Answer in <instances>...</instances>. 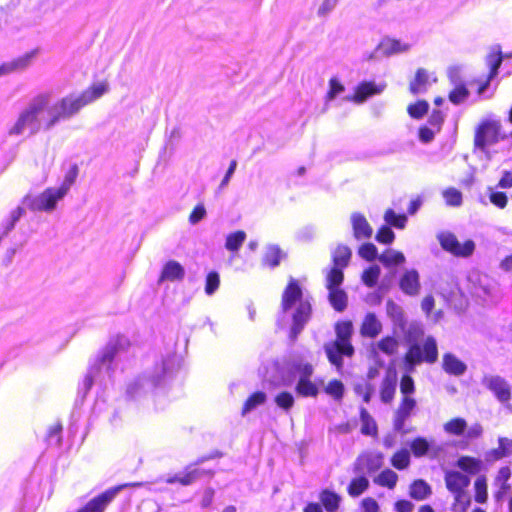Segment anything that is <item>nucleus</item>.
I'll return each mask as SVG.
<instances>
[{
	"label": "nucleus",
	"mask_w": 512,
	"mask_h": 512,
	"mask_svg": "<svg viewBox=\"0 0 512 512\" xmlns=\"http://www.w3.org/2000/svg\"><path fill=\"white\" fill-rule=\"evenodd\" d=\"M106 82H98L80 95H69L51 104L52 95L44 92L33 97L27 107L19 114L17 121L9 129V135L37 133L41 128L51 129L60 120L69 119L80 109L99 99L108 91Z\"/></svg>",
	"instance_id": "f257e3e1"
},
{
	"label": "nucleus",
	"mask_w": 512,
	"mask_h": 512,
	"mask_svg": "<svg viewBox=\"0 0 512 512\" xmlns=\"http://www.w3.org/2000/svg\"><path fill=\"white\" fill-rule=\"evenodd\" d=\"M129 342L125 336H117L109 342L90 361L88 371L79 384L78 395L84 398L93 386L105 389L113 382L120 367Z\"/></svg>",
	"instance_id": "f03ea898"
},
{
	"label": "nucleus",
	"mask_w": 512,
	"mask_h": 512,
	"mask_svg": "<svg viewBox=\"0 0 512 512\" xmlns=\"http://www.w3.org/2000/svg\"><path fill=\"white\" fill-rule=\"evenodd\" d=\"M181 366V358L176 354H168L157 361L150 369L134 377L128 382L126 395L139 400L154 390L164 387Z\"/></svg>",
	"instance_id": "7ed1b4c3"
},
{
	"label": "nucleus",
	"mask_w": 512,
	"mask_h": 512,
	"mask_svg": "<svg viewBox=\"0 0 512 512\" xmlns=\"http://www.w3.org/2000/svg\"><path fill=\"white\" fill-rule=\"evenodd\" d=\"M312 307L303 297L302 289L294 278H290L282 294L281 309L277 318L280 327L291 325L290 338L295 340L311 318Z\"/></svg>",
	"instance_id": "20e7f679"
},
{
	"label": "nucleus",
	"mask_w": 512,
	"mask_h": 512,
	"mask_svg": "<svg viewBox=\"0 0 512 512\" xmlns=\"http://www.w3.org/2000/svg\"><path fill=\"white\" fill-rule=\"evenodd\" d=\"M404 333L406 343L409 345L408 351L404 356V369L408 373H414L416 367L423 362L435 363L438 358L437 342L434 337L428 336L423 346L419 344V341L424 336V330L420 323L412 322L404 329H401Z\"/></svg>",
	"instance_id": "39448f33"
},
{
	"label": "nucleus",
	"mask_w": 512,
	"mask_h": 512,
	"mask_svg": "<svg viewBox=\"0 0 512 512\" xmlns=\"http://www.w3.org/2000/svg\"><path fill=\"white\" fill-rule=\"evenodd\" d=\"M77 173V168L73 167L66 173L64 180L59 187L47 188L41 194L36 196H26L23 200V206L32 211L53 210L56 206V203L67 194L75 182Z\"/></svg>",
	"instance_id": "423d86ee"
},
{
	"label": "nucleus",
	"mask_w": 512,
	"mask_h": 512,
	"mask_svg": "<svg viewBox=\"0 0 512 512\" xmlns=\"http://www.w3.org/2000/svg\"><path fill=\"white\" fill-rule=\"evenodd\" d=\"M353 327L350 321L338 322L335 326L336 340L327 342L324 350L329 362L338 371L343 367L344 356L351 357L354 354V347L351 344Z\"/></svg>",
	"instance_id": "0eeeda50"
},
{
	"label": "nucleus",
	"mask_w": 512,
	"mask_h": 512,
	"mask_svg": "<svg viewBox=\"0 0 512 512\" xmlns=\"http://www.w3.org/2000/svg\"><path fill=\"white\" fill-rule=\"evenodd\" d=\"M142 483H125L110 487L99 495L90 499L77 512H105L106 508L114 501L117 495L127 487H140Z\"/></svg>",
	"instance_id": "6e6552de"
},
{
	"label": "nucleus",
	"mask_w": 512,
	"mask_h": 512,
	"mask_svg": "<svg viewBox=\"0 0 512 512\" xmlns=\"http://www.w3.org/2000/svg\"><path fill=\"white\" fill-rule=\"evenodd\" d=\"M501 124L497 120L486 119L482 121L476 129L474 145L482 152H487V148L499 141Z\"/></svg>",
	"instance_id": "1a4fd4ad"
},
{
	"label": "nucleus",
	"mask_w": 512,
	"mask_h": 512,
	"mask_svg": "<svg viewBox=\"0 0 512 512\" xmlns=\"http://www.w3.org/2000/svg\"><path fill=\"white\" fill-rule=\"evenodd\" d=\"M437 240L443 250L456 257H469L475 250V243L472 240H466L461 244L457 237L449 231H441L437 234Z\"/></svg>",
	"instance_id": "9d476101"
},
{
	"label": "nucleus",
	"mask_w": 512,
	"mask_h": 512,
	"mask_svg": "<svg viewBox=\"0 0 512 512\" xmlns=\"http://www.w3.org/2000/svg\"><path fill=\"white\" fill-rule=\"evenodd\" d=\"M472 294L485 303H492L497 300V283L488 275H472Z\"/></svg>",
	"instance_id": "9b49d317"
},
{
	"label": "nucleus",
	"mask_w": 512,
	"mask_h": 512,
	"mask_svg": "<svg viewBox=\"0 0 512 512\" xmlns=\"http://www.w3.org/2000/svg\"><path fill=\"white\" fill-rule=\"evenodd\" d=\"M383 465V454L380 452H368L357 457L353 464L354 474H372Z\"/></svg>",
	"instance_id": "f8f14e48"
},
{
	"label": "nucleus",
	"mask_w": 512,
	"mask_h": 512,
	"mask_svg": "<svg viewBox=\"0 0 512 512\" xmlns=\"http://www.w3.org/2000/svg\"><path fill=\"white\" fill-rule=\"evenodd\" d=\"M444 481L447 490L459 500L461 493L466 492V489L470 485V478L460 471L446 470L444 475Z\"/></svg>",
	"instance_id": "ddd939ff"
},
{
	"label": "nucleus",
	"mask_w": 512,
	"mask_h": 512,
	"mask_svg": "<svg viewBox=\"0 0 512 512\" xmlns=\"http://www.w3.org/2000/svg\"><path fill=\"white\" fill-rule=\"evenodd\" d=\"M350 224L352 228L353 237L357 241L368 240L372 237L373 228L364 214L360 212H353L350 215Z\"/></svg>",
	"instance_id": "4468645a"
},
{
	"label": "nucleus",
	"mask_w": 512,
	"mask_h": 512,
	"mask_svg": "<svg viewBox=\"0 0 512 512\" xmlns=\"http://www.w3.org/2000/svg\"><path fill=\"white\" fill-rule=\"evenodd\" d=\"M491 390L500 402H508L511 396L508 382L497 375H486L482 381Z\"/></svg>",
	"instance_id": "2eb2a0df"
},
{
	"label": "nucleus",
	"mask_w": 512,
	"mask_h": 512,
	"mask_svg": "<svg viewBox=\"0 0 512 512\" xmlns=\"http://www.w3.org/2000/svg\"><path fill=\"white\" fill-rule=\"evenodd\" d=\"M416 407L415 399L410 396L403 397L398 409L394 415V430L399 433H406L404 430L406 420L411 416L412 411Z\"/></svg>",
	"instance_id": "dca6fc26"
},
{
	"label": "nucleus",
	"mask_w": 512,
	"mask_h": 512,
	"mask_svg": "<svg viewBox=\"0 0 512 512\" xmlns=\"http://www.w3.org/2000/svg\"><path fill=\"white\" fill-rule=\"evenodd\" d=\"M386 85L383 83L376 84L374 82H362L356 89L352 96H347V101H352L357 104L365 102L369 97L382 93Z\"/></svg>",
	"instance_id": "f3484780"
},
{
	"label": "nucleus",
	"mask_w": 512,
	"mask_h": 512,
	"mask_svg": "<svg viewBox=\"0 0 512 512\" xmlns=\"http://www.w3.org/2000/svg\"><path fill=\"white\" fill-rule=\"evenodd\" d=\"M401 291L409 296H416L420 291V276L417 270H406L399 280Z\"/></svg>",
	"instance_id": "a211bd4d"
},
{
	"label": "nucleus",
	"mask_w": 512,
	"mask_h": 512,
	"mask_svg": "<svg viewBox=\"0 0 512 512\" xmlns=\"http://www.w3.org/2000/svg\"><path fill=\"white\" fill-rule=\"evenodd\" d=\"M411 47L412 45L408 42L386 37L379 43L377 50L385 56H391L408 52Z\"/></svg>",
	"instance_id": "6ab92c4d"
},
{
	"label": "nucleus",
	"mask_w": 512,
	"mask_h": 512,
	"mask_svg": "<svg viewBox=\"0 0 512 512\" xmlns=\"http://www.w3.org/2000/svg\"><path fill=\"white\" fill-rule=\"evenodd\" d=\"M397 387V373L394 369H388L380 386V398L383 403H390L395 395Z\"/></svg>",
	"instance_id": "aec40b11"
},
{
	"label": "nucleus",
	"mask_w": 512,
	"mask_h": 512,
	"mask_svg": "<svg viewBox=\"0 0 512 512\" xmlns=\"http://www.w3.org/2000/svg\"><path fill=\"white\" fill-rule=\"evenodd\" d=\"M442 368L449 375L462 376L467 370V365L454 354L445 353L443 355Z\"/></svg>",
	"instance_id": "412c9836"
},
{
	"label": "nucleus",
	"mask_w": 512,
	"mask_h": 512,
	"mask_svg": "<svg viewBox=\"0 0 512 512\" xmlns=\"http://www.w3.org/2000/svg\"><path fill=\"white\" fill-rule=\"evenodd\" d=\"M436 78H432L427 70L420 68L417 70L415 78L410 83V92L414 95L425 93L431 82H435Z\"/></svg>",
	"instance_id": "4be33fe9"
},
{
	"label": "nucleus",
	"mask_w": 512,
	"mask_h": 512,
	"mask_svg": "<svg viewBox=\"0 0 512 512\" xmlns=\"http://www.w3.org/2000/svg\"><path fill=\"white\" fill-rule=\"evenodd\" d=\"M184 276L185 270L183 266L177 261L170 260L164 265L159 281H180Z\"/></svg>",
	"instance_id": "5701e85b"
},
{
	"label": "nucleus",
	"mask_w": 512,
	"mask_h": 512,
	"mask_svg": "<svg viewBox=\"0 0 512 512\" xmlns=\"http://www.w3.org/2000/svg\"><path fill=\"white\" fill-rule=\"evenodd\" d=\"M382 331V323L374 313H368L361 325V335L363 337L375 338Z\"/></svg>",
	"instance_id": "b1692460"
},
{
	"label": "nucleus",
	"mask_w": 512,
	"mask_h": 512,
	"mask_svg": "<svg viewBox=\"0 0 512 512\" xmlns=\"http://www.w3.org/2000/svg\"><path fill=\"white\" fill-rule=\"evenodd\" d=\"M456 466L470 475H476L484 469L483 461L471 456H460L457 459Z\"/></svg>",
	"instance_id": "393cba45"
},
{
	"label": "nucleus",
	"mask_w": 512,
	"mask_h": 512,
	"mask_svg": "<svg viewBox=\"0 0 512 512\" xmlns=\"http://www.w3.org/2000/svg\"><path fill=\"white\" fill-rule=\"evenodd\" d=\"M283 257V251L277 245L271 244L265 248V252L262 257V264L269 268H275L279 266Z\"/></svg>",
	"instance_id": "a878e982"
},
{
	"label": "nucleus",
	"mask_w": 512,
	"mask_h": 512,
	"mask_svg": "<svg viewBox=\"0 0 512 512\" xmlns=\"http://www.w3.org/2000/svg\"><path fill=\"white\" fill-rule=\"evenodd\" d=\"M487 63L490 67V72L487 81L482 84L478 89L479 95H484L485 91L489 87V82L497 75L498 69L502 63L501 52L490 54L487 59Z\"/></svg>",
	"instance_id": "bb28decb"
},
{
	"label": "nucleus",
	"mask_w": 512,
	"mask_h": 512,
	"mask_svg": "<svg viewBox=\"0 0 512 512\" xmlns=\"http://www.w3.org/2000/svg\"><path fill=\"white\" fill-rule=\"evenodd\" d=\"M431 493L432 489L430 485L422 479L415 480L410 485L409 495L417 501L427 499Z\"/></svg>",
	"instance_id": "cd10ccee"
},
{
	"label": "nucleus",
	"mask_w": 512,
	"mask_h": 512,
	"mask_svg": "<svg viewBox=\"0 0 512 512\" xmlns=\"http://www.w3.org/2000/svg\"><path fill=\"white\" fill-rule=\"evenodd\" d=\"M386 311L387 315L390 317L394 325L399 327L400 329H404V326L406 325V320L402 307L395 303L394 301L388 300L386 303Z\"/></svg>",
	"instance_id": "c85d7f7f"
},
{
	"label": "nucleus",
	"mask_w": 512,
	"mask_h": 512,
	"mask_svg": "<svg viewBox=\"0 0 512 512\" xmlns=\"http://www.w3.org/2000/svg\"><path fill=\"white\" fill-rule=\"evenodd\" d=\"M347 487V492L351 497H358L363 494L369 487V480L364 474H355Z\"/></svg>",
	"instance_id": "c756f323"
},
{
	"label": "nucleus",
	"mask_w": 512,
	"mask_h": 512,
	"mask_svg": "<svg viewBox=\"0 0 512 512\" xmlns=\"http://www.w3.org/2000/svg\"><path fill=\"white\" fill-rule=\"evenodd\" d=\"M378 260L385 267L390 268L392 266L403 264L406 258L402 252L394 249H386L381 255H379Z\"/></svg>",
	"instance_id": "7c9ffc66"
},
{
	"label": "nucleus",
	"mask_w": 512,
	"mask_h": 512,
	"mask_svg": "<svg viewBox=\"0 0 512 512\" xmlns=\"http://www.w3.org/2000/svg\"><path fill=\"white\" fill-rule=\"evenodd\" d=\"M266 400V393L262 391L254 392L245 401L241 411L242 416H246L248 413L255 410L257 407L263 405L266 402Z\"/></svg>",
	"instance_id": "2f4dec72"
},
{
	"label": "nucleus",
	"mask_w": 512,
	"mask_h": 512,
	"mask_svg": "<svg viewBox=\"0 0 512 512\" xmlns=\"http://www.w3.org/2000/svg\"><path fill=\"white\" fill-rule=\"evenodd\" d=\"M329 291V302L331 306L338 312L345 310L347 307V294L340 288H331Z\"/></svg>",
	"instance_id": "473e14b6"
},
{
	"label": "nucleus",
	"mask_w": 512,
	"mask_h": 512,
	"mask_svg": "<svg viewBox=\"0 0 512 512\" xmlns=\"http://www.w3.org/2000/svg\"><path fill=\"white\" fill-rule=\"evenodd\" d=\"M319 499L327 512H336L341 501V498L337 493L328 489H325L320 493Z\"/></svg>",
	"instance_id": "72a5a7b5"
},
{
	"label": "nucleus",
	"mask_w": 512,
	"mask_h": 512,
	"mask_svg": "<svg viewBox=\"0 0 512 512\" xmlns=\"http://www.w3.org/2000/svg\"><path fill=\"white\" fill-rule=\"evenodd\" d=\"M361 432L364 435L374 436L377 434V424L366 408H360Z\"/></svg>",
	"instance_id": "f704fd0d"
},
{
	"label": "nucleus",
	"mask_w": 512,
	"mask_h": 512,
	"mask_svg": "<svg viewBox=\"0 0 512 512\" xmlns=\"http://www.w3.org/2000/svg\"><path fill=\"white\" fill-rule=\"evenodd\" d=\"M384 221L390 227L404 229L408 218L405 214H397L393 209L389 208L384 213Z\"/></svg>",
	"instance_id": "c9c22d12"
},
{
	"label": "nucleus",
	"mask_w": 512,
	"mask_h": 512,
	"mask_svg": "<svg viewBox=\"0 0 512 512\" xmlns=\"http://www.w3.org/2000/svg\"><path fill=\"white\" fill-rule=\"evenodd\" d=\"M351 255L352 252L348 246L338 245L332 254L334 266L345 268L350 261Z\"/></svg>",
	"instance_id": "e433bc0d"
},
{
	"label": "nucleus",
	"mask_w": 512,
	"mask_h": 512,
	"mask_svg": "<svg viewBox=\"0 0 512 512\" xmlns=\"http://www.w3.org/2000/svg\"><path fill=\"white\" fill-rule=\"evenodd\" d=\"M511 477V470L508 466L501 467L495 478V485L499 487V491L496 494L497 498H500L502 494L506 493L510 489L508 480Z\"/></svg>",
	"instance_id": "4c0bfd02"
},
{
	"label": "nucleus",
	"mask_w": 512,
	"mask_h": 512,
	"mask_svg": "<svg viewBox=\"0 0 512 512\" xmlns=\"http://www.w3.org/2000/svg\"><path fill=\"white\" fill-rule=\"evenodd\" d=\"M398 481V475L391 469L383 470L377 477L374 478V482L382 487L393 489Z\"/></svg>",
	"instance_id": "58836bf2"
},
{
	"label": "nucleus",
	"mask_w": 512,
	"mask_h": 512,
	"mask_svg": "<svg viewBox=\"0 0 512 512\" xmlns=\"http://www.w3.org/2000/svg\"><path fill=\"white\" fill-rule=\"evenodd\" d=\"M274 402L276 406L284 413H289V411L294 406L295 399L292 393L288 391H282L275 395Z\"/></svg>",
	"instance_id": "ea45409f"
},
{
	"label": "nucleus",
	"mask_w": 512,
	"mask_h": 512,
	"mask_svg": "<svg viewBox=\"0 0 512 512\" xmlns=\"http://www.w3.org/2000/svg\"><path fill=\"white\" fill-rule=\"evenodd\" d=\"M296 392L304 397H315L318 394V388L310 379L300 377L296 385Z\"/></svg>",
	"instance_id": "a19ab883"
},
{
	"label": "nucleus",
	"mask_w": 512,
	"mask_h": 512,
	"mask_svg": "<svg viewBox=\"0 0 512 512\" xmlns=\"http://www.w3.org/2000/svg\"><path fill=\"white\" fill-rule=\"evenodd\" d=\"M467 422L463 418H454L444 424V431L449 435L461 436L465 433Z\"/></svg>",
	"instance_id": "79ce46f5"
},
{
	"label": "nucleus",
	"mask_w": 512,
	"mask_h": 512,
	"mask_svg": "<svg viewBox=\"0 0 512 512\" xmlns=\"http://www.w3.org/2000/svg\"><path fill=\"white\" fill-rule=\"evenodd\" d=\"M245 239L246 233L244 231H236L227 236L225 247L229 251L236 252L240 249Z\"/></svg>",
	"instance_id": "37998d69"
},
{
	"label": "nucleus",
	"mask_w": 512,
	"mask_h": 512,
	"mask_svg": "<svg viewBox=\"0 0 512 512\" xmlns=\"http://www.w3.org/2000/svg\"><path fill=\"white\" fill-rule=\"evenodd\" d=\"M344 279L343 268L334 266L327 274L326 277V287L327 289L331 288H340Z\"/></svg>",
	"instance_id": "c03bdc74"
},
{
	"label": "nucleus",
	"mask_w": 512,
	"mask_h": 512,
	"mask_svg": "<svg viewBox=\"0 0 512 512\" xmlns=\"http://www.w3.org/2000/svg\"><path fill=\"white\" fill-rule=\"evenodd\" d=\"M475 501L483 504L488 499L487 479L485 476H479L474 482Z\"/></svg>",
	"instance_id": "a18cd8bd"
},
{
	"label": "nucleus",
	"mask_w": 512,
	"mask_h": 512,
	"mask_svg": "<svg viewBox=\"0 0 512 512\" xmlns=\"http://www.w3.org/2000/svg\"><path fill=\"white\" fill-rule=\"evenodd\" d=\"M391 464L398 470L406 469L410 464V453L406 449L397 451L391 458Z\"/></svg>",
	"instance_id": "49530a36"
},
{
	"label": "nucleus",
	"mask_w": 512,
	"mask_h": 512,
	"mask_svg": "<svg viewBox=\"0 0 512 512\" xmlns=\"http://www.w3.org/2000/svg\"><path fill=\"white\" fill-rule=\"evenodd\" d=\"M381 269L378 265H372L368 269L364 270L362 274L363 283L372 288L376 285L378 278L380 276Z\"/></svg>",
	"instance_id": "de8ad7c7"
},
{
	"label": "nucleus",
	"mask_w": 512,
	"mask_h": 512,
	"mask_svg": "<svg viewBox=\"0 0 512 512\" xmlns=\"http://www.w3.org/2000/svg\"><path fill=\"white\" fill-rule=\"evenodd\" d=\"M325 392L334 400L340 401L344 395V385L340 380H331L325 387Z\"/></svg>",
	"instance_id": "09e8293b"
},
{
	"label": "nucleus",
	"mask_w": 512,
	"mask_h": 512,
	"mask_svg": "<svg viewBox=\"0 0 512 512\" xmlns=\"http://www.w3.org/2000/svg\"><path fill=\"white\" fill-rule=\"evenodd\" d=\"M410 448L415 457H422L428 452L430 444L425 438L417 437L411 442Z\"/></svg>",
	"instance_id": "8fccbe9b"
},
{
	"label": "nucleus",
	"mask_w": 512,
	"mask_h": 512,
	"mask_svg": "<svg viewBox=\"0 0 512 512\" xmlns=\"http://www.w3.org/2000/svg\"><path fill=\"white\" fill-rule=\"evenodd\" d=\"M448 206L459 207L462 204V193L455 188H448L442 193Z\"/></svg>",
	"instance_id": "3c124183"
},
{
	"label": "nucleus",
	"mask_w": 512,
	"mask_h": 512,
	"mask_svg": "<svg viewBox=\"0 0 512 512\" xmlns=\"http://www.w3.org/2000/svg\"><path fill=\"white\" fill-rule=\"evenodd\" d=\"M37 52V50H32L12 60L16 71H22L29 67L32 64L33 59L36 57Z\"/></svg>",
	"instance_id": "603ef678"
},
{
	"label": "nucleus",
	"mask_w": 512,
	"mask_h": 512,
	"mask_svg": "<svg viewBox=\"0 0 512 512\" xmlns=\"http://www.w3.org/2000/svg\"><path fill=\"white\" fill-rule=\"evenodd\" d=\"M377 348L386 355H393L398 348V342L394 337L387 336L377 343Z\"/></svg>",
	"instance_id": "864d4df0"
},
{
	"label": "nucleus",
	"mask_w": 512,
	"mask_h": 512,
	"mask_svg": "<svg viewBox=\"0 0 512 512\" xmlns=\"http://www.w3.org/2000/svg\"><path fill=\"white\" fill-rule=\"evenodd\" d=\"M469 96V92L464 84L454 86V89L449 93V100L453 104H461Z\"/></svg>",
	"instance_id": "5fc2aeb1"
},
{
	"label": "nucleus",
	"mask_w": 512,
	"mask_h": 512,
	"mask_svg": "<svg viewBox=\"0 0 512 512\" xmlns=\"http://www.w3.org/2000/svg\"><path fill=\"white\" fill-rule=\"evenodd\" d=\"M358 254L367 261H373L379 257L377 247L370 242L362 244L358 249Z\"/></svg>",
	"instance_id": "6e6d98bb"
},
{
	"label": "nucleus",
	"mask_w": 512,
	"mask_h": 512,
	"mask_svg": "<svg viewBox=\"0 0 512 512\" xmlns=\"http://www.w3.org/2000/svg\"><path fill=\"white\" fill-rule=\"evenodd\" d=\"M344 91V86L336 78H331L329 81V91L326 95L325 109L328 108V103L335 99L339 94Z\"/></svg>",
	"instance_id": "4d7b16f0"
},
{
	"label": "nucleus",
	"mask_w": 512,
	"mask_h": 512,
	"mask_svg": "<svg viewBox=\"0 0 512 512\" xmlns=\"http://www.w3.org/2000/svg\"><path fill=\"white\" fill-rule=\"evenodd\" d=\"M428 108L429 104L424 100H420L408 106V113L412 118L420 119L427 113Z\"/></svg>",
	"instance_id": "13d9d810"
},
{
	"label": "nucleus",
	"mask_w": 512,
	"mask_h": 512,
	"mask_svg": "<svg viewBox=\"0 0 512 512\" xmlns=\"http://www.w3.org/2000/svg\"><path fill=\"white\" fill-rule=\"evenodd\" d=\"M220 285V277L219 274L215 271H211L206 276L205 282V293L207 295H213Z\"/></svg>",
	"instance_id": "bf43d9fd"
},
{
	"label": "nucleus",
	"mask_w": 512,
	"mask_h": 512,
	"mask_svg": "<svg viewBox=\"0 0 512 512\" xmlns=\"http://www.w3.org/2000/svg\"><path fill=\"white\" fill-rule=\"evenodd\" d=\"M375 239L382 244H391L395 239V233L388 225H383L376 233Z\"/></svg>",
	"instance_id": "052dcab7"
},
{
	"label": "nucleus",
	"mask_w": 512,
	"mask_h": 512,
	"mask_svg": "<svg viewBox=\"0 0 512 512\" xmlns=\"http://www.w3.org/2000/svg\"><path fill=\"white\" fill-rule=\"evenodd\" d=\"M406 374L402 376L400 381V391L405 396H409L414 393L415 391V385L414 380L411 377V373H408L405 370Z\"/></svg>",
	"instance_id": "680f3d73"
},
{
	"label": "nucleus",
	"mask_w": 512,
	"mask_h": 512,
	"mask_svg": "<svg viewBox=\"0 0 512 512\" xmlns=\"http://www.w3.org/2000/svg\"><path fill=\"white\" fill-rule=\"evenodd\" d=\"M354 390L357 395L362 396L365 403H369L371 401L372 395L374 393V387L372 384H357Z\"/></svg>",
	"instance_id": "e2e57ef3"
},
{
	"label": "nucleus",
	"mask_w": 512,
	"mask_h": 512,
	"mask_svg": "<svg viewBox=\"0 0 512 512\" xmlns=\"http://www.w3.org/2000/svg\"><path fill=\"white\" fill-rule=\"evenodd\" d=\"M61 431H62V427L59 424L53 425L49 428L48 434H47V442L49 445L58 446L60 444Z\"/></svg>",
	"instance_id": "0e129e2a"
},
{
	"label": "nucleus",
	"mask_w": 512,
	"mask_h": 512,
	"mask_svg": "<svg viewBox=\"0 0 512 512\" xmlns=\"http://www.w3.org/2000/svg\"><path fill=\"white\" fill-rule=\"evenodd\" d=\"M198 474V469L194 468L183 475L175 476L174 479L169 482H179L182 485H189L197 478Z\"/></svg>",
	"instance_id": "69168bd1"
},
{
	"label": "nucleus",
	"mask_w": 512,
	"mask_h": 512,
	"mask_svg": "<svg viewBox=\"0 0 512 512\" xmlns=\"http://www.w3.org/2000/svg\"><path fill=\"white\" fill-rule=\"evenodd\" d=\"M489 198L493 205H495L501 209L504 208L508 202L507 195L504 192H498V191L491 190Z\"/></svg>",
	"instance_id": "338daca9"
},
{
	"label": "nucleus",
	"mask_w": 512,
	"mask_h": 512,
	"mask_svg": "<svg viewBox=\"0 0 512 512\" xmlns=\"http://www.w3.org/2000/svg\"><path fill=\"white\" fill-rule=\"evenodd\" d=\"M360 512H379L377 501L371 497L364 498L361 502Z\"/></svg>",
	"instance_id": "774afa93"
}]
</instances>
